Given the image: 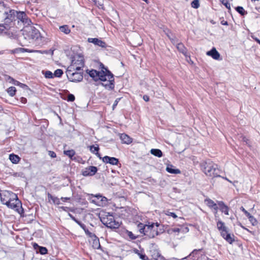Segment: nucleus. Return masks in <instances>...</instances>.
<instances>
[{
	"label": "nucleus",
	"instance_id": "1",
	"mask_svg": "<svg viewBox=\"0 0 260 260\" xmlns=\"http://www.w3.org/2000/svg\"><path fill=\"white\" fill-rule=\"evenodd\" d=\"M105 71H97L92 70L88 73L89 75L95 81L100 80L103 82L107 81V83H102V85L106 89L111 90L114 88V78L113 75L107 69Z\"/></svg>",
	"mask_w": 260,
	"mask_h": 260
},
{
	"label": "nucleus",
	"instance_id": "2",
	"mask_svg": "<svg viewBox=\"0 0 260 260\" xmlns=\"http://www.w3.org/2000/svg\"><path fill=\"white\" fill-rule=\"evenodd\" d=\"M23 38L29 43H33L36 46L43 45L44 38L41 36L40 31L34 27L24 30Z\"/></svg>",
	"mask_w": 260,
	"mask_h": 260
},
{
	"label": "nucleus",
	"instance_id": "3",
	"mask_svg": "<svg viewBox=\"0 0 260 260\" xmlns=\"http://www.w3.org/2000/svg\"><path fill=\"white\" fill-rule=\"evenodd\" d=\"M159 224L157 222H149L148 224L139 223L138 225L139 230L141 233L148 236L149 238H153L158 235V227Z\"/></svg>",
	"mask_w": 260,
	"mask_h": 260
},
{
	"label": "nucleus",
	"instance_id": "4",
	"mask_svg": "<svg viewBox=\"0 0 260 260\" xmlns=\"http://www.w3.org/2000/svg\"><path fill=\"white\" fill-rule=\"evenodd\" d=\"M202 170L206 176L214 178L220 177L217 166L211 161H204L201 164Z\"/></svg>",
	"mask_w": 260,
	"mask_h": 260
},
{
	"label": "nucleus",
	"instance_id": "5",
	"mask_svg": "<svg viewBox=\"0 0 260 260\" xmlns=\"http://www.w3.org/2000/svg\"><path fill=\"white\" fill-rule=\"evenodd\" d=\"M69 80L71 82H80L83 79V72L68 68L66 72Z\"/></svg>",
	"mask_w": 260,
	"mask_h": 260
},
{
	"label": "nucleus",
	"instance_id": "6",
	"mask_svg": "<svg viewBox=\"0 0 260 260\" xmlns=\"http://www.w3.org/2000/svg\"><path fill=\"white\" fill-rule=\"evenodd\" d=\"M101 221L106 226L111 229L118 228L120 226L119 222L116 221L114 217L110 215L103 217Z\"/></svg>",
	"mask_w": 260,
	"mask_h": 260
},
{
	"label": "nucleus",
	"instance_id": "7",
	"mask_svg": "<svg viewBox=\"0 0 260 260\" xmlns=\"http://www.w3.org/2000/svg\"><path fill=\"white\" fill-rule=\"evenodd\" d=\"M6 205L9 208L13 209L20 213L22 211V208L21 202L18 200V197L12 198L9 202H6Z\"/></svg>",
	"mask_w": 260,
	"mask_h": 260
},
{
	"label": "nucleus",
	"instance_id": "8",
	"mask_svg": "<svg viewBox=\"0 0 260 260\" xmlns=\"http://www.w3.org/2000/svg\"><path fill=\"white\" fill-rule=\"evenodd\" d=\"M84 63L83 57L78 56L77 57H74L72 61L71 64L68 68L76 70V71H82V68L84 67Z\"/></svg>",
	"mask_w": 260,
	"mask_h": 260
},
{
	"label": "nucleus",
	"instance_id": "9",
	"mask_svg": "<svg viewBox=\"0 0 260 260\" xmlns=\"http://www.w3.org/2000/svg\"><path fill=\"white\" fill-rule=\"evenodd\" d=\"M4 15H5L4 20L5 21V24L7 23L11 22L16 20L17 11L14 10H10L9 12L6 11L4 12Z\"/></svg>",
	"mask_w": 260,
	"mask_h": 260
},
{
	"label": "nucleus",
	"instance_id": "10",
	"mask_svg": "<svg viewBox=\"0 0 260 260\" xmlns=\"http://www.w3.org/2000/svg\"><path fill=\"white\" fill-rule=\"evenodd\" d=\"M0 197L2 203L6 205V202H9L12 198H17V195L11 191H6L0 193Z\"/></svg>",
	"mask_w": 260,
	"mask_h": 260
},
{
	"label": "nucleus",
	"instance_id": "11",
	"mask_svg": "<svg viewBox=\"0 0 260 260\" xmlns=\"http://www.w3.org/2000/svg\"><path fill=\"white\" fill-rule=\"evenodd\" d=\"M202 252L201 249H194L188 256L184 259L189 258L190 260H199L200 257L202 256Z\"/></svg>",
	"mask_w": 260,
	"mask_h": 260
},
{
	"label": "nucleus",
	"instance_id": "12",
	"mask_svg": "<svg viewBox=\"0 0 260 260\" xmlns=\"http://www.w3.org/2000/svg\"><path fill=\"white\" fill-rule=\"evenodd\" d=\"M98 169L96 167L90 166L86 168L83 172L82 175L84 176H93L97 172Z\"/></svg>",
	"mask_w": 260,
	"mask_h": 260
},
{
	"label": "nucleus",
	"instance_id": "13",
	"mask_svg": "<svg viewBox=\"0 0 260 260\" xmlns=\"http://www.w3.org/2000/svg\"><path fill=\"white\" fill-rule=\"evenodd\" d=\"M6 80L15 85L19 86V87L24 89H28V86L26 85L20 83L17 80H15L14 79L9 76H6Z\"/></svg>",
	"mask_w": 260,
	"mask_h": 260
},
{
	"label": "nucleus",
	"instance_id": "14",
	"mask_svg": "<svg viewBox=\"0 0 260 260\" xmlns=\"http://www.w3.org/2000/svg\"><path fill=\"white\" fill-rule=\"evenodd\" d=\"M16 19H18L25 24H28L30 21L25 12L22 11H17Z\"/></svg>",
	"mask_w": 260,
	"mask_h": 260
},
{
	"label": "nucleus",
	"instance_id": "15",
	"mask_svg": "<svg viewBox=\"0 0 260 260\" xmlns=\"http://www.w3.org/2000/svg\"><path fill=\"white\" fill-rule=\"evenodd\" d=\"M88 42L103 48H105L107 46V45L105 42L98 38H88Z\"/></svg>",
	"mask_w": 260,
	"mask_h": 260
},
{
	"label": "nucleus",
	"instance_id": "16",
	"mask_svg": "<svg viewBox=\"0 0 260 260\" xmlns=\"http://www.w3.org/2000/svg\"><path fill=\"white\" fill-rule=\"evenodd\" d=\"M102 160L105 163H109L112 165H116L118 164L119 161L118 159L114 157H109L108 156H105L102 158Z\"/></svg>",
	"mask_w": 260,
	"mask_h": 260
},
{
	"label": "nucleus",
	"instance_id": "17",
	"mask_svg": "<svg viewBox=\"0 0 260 260\" xmlns=\"http://www.w3.org/2000/svg\"><path fill=\"white\" fill-rule=\"evenodd\" d=\"M206 54L208 56H211L213 59L216 60L219 59L220 56L219 52L214 47H213L211 50L207 52Z\"/></svg>",
	"mask_w": 260,
	"mask_h": 260
},
{
	"label": "nucleus",
	"instance_id": "18",
	"mask_svg": "<svg viewBox=\"0 0 260 260\" xmlns=\"http://www.w3.org/2000/svg\"><path fill=\"white\" fill-rule=\"evenodd\" d=\"M206 205L210 208H212L214 210V213L216 214L218 210V206L217 204L212 200L208 199L205 200Z\"/></svg>",
	"mask_w": 260,
	"mask_h": 260
},
{
	"label": "nucleus",
	"instance_id": "19",
	"mask_svg": "<svg viewBox=\"0 0 260 260\" xmlns=\"http://www.w3.org/2000/svg\"><path fill=\"white\" fill-rule=\"evenodd\" d=\"M151 255L155 260H164V257L161 255L159 251L156 249L151 250Z\"/></svg>",
	"mask_w": 260,
	"mask_h": 260
},
{
	"label": "nucleus",
	"instance_id": "20",
	"mask_svg": "<svg viewBox=\"0 0 260 260\" xmlns=\"http://www.w3.org/2000/svg\"><path fill=\"white\" fill-rule=\"evenodd\" d=\"M120 138L122 143L129 144L132 142V139L125 134H121Z\"/></svg>",
	"mask_w": 260,
	"mask_h": 260
},
{
	"label": "nucleus",
	"instance_id": "21",
	"mask_svg": "<svg viewBox=\"0 0 260 260\" xmlns=\"http://www.w3.org/2000/svg\"><path fill=\"white\" fill-rule=\"evenodd\" d=\"M220 211L225 215H229V208L223 202L220 201L218 203Z\"/></svg>",
	"mask_w": 260,
	"mask_h": 260
},
{
	"label": "nucleus",
	"instance_id": "22",
	"mask_svg": "<svg viewBox=\"0 0 260 260\" xmlns=\"http://www.w3.org/2000/svg\"><path fill=\"white\" fill-rule=\"evenodd\" d=\"M100 148L98 144L93 145L89 146V150L90 152L93 154H95L99 158H102L100 154L99 153Z\"/></svg>",
	"mask_w": 260,
	"mask_h": 260
},
{
	"label": "nucleus",
	"instance_id": "23",
	"mask_svg": "<svg viewBox=\"0 0 260 260\" xmlns=\"http://www.w3.org/2000/svg\"><path fill=\"white\" fill-rule=\"evenodd\" d=\"M166 171L171 174H178L181 173L180 170L174 168L173 165H168L166 168Z\"/></svg>",
	"mask_w": 260,
	"mask_h": 260
},
{
	"label": "nucleus",
	"instance_id": "24",
	"mask_svg": "<svg viewBox=\"0 0 260 260\" xmlns=\"http://www.w3.org/2000/svg\"><path fill=\"white\" fill-rule=\"evenodd\" d=\"M49 201L51 200L54 204L59 205L60 204V199L56 197L53 196L50 193L47 194Z\"/></svg>",
	"mask_w": 260,
	"mask_h": 260
},
{
	"label": "nucleus",
	"instance_id": "25",
	"mask_svg": "<svg viewBox=\"0 0 260 260\" xmlns=\"http://www.w3.org/2000/svg\"><path fill=\"white\" fill-rule=\"evenodd\" d=\"M99 198H100V200L99 201H96V200H92V202L99 206L102 205L103 204H106L107 202V199L106 197L99 196Z\"/></svg>",
	"mask_w": 260,
	"mask_h": 260
},
{
	"label": "nucleus",
	"instance_id": "26",
	"mask_svg": "<svg viewBox=\"0 0 260 260\" xmlns=\"http://www.w3.org/2000/svg\"><path fill=\"white\" fill-rule=\"evenodd\" d=\"M9 159L13 164H17L20 161V157L16 154H11L9 155Z\"/></svg>",
	"mask_w": 260,
	"mask_h": 260
},
{
	"label": "nucleus",
	"instance_id": "27",
	"mask_svg": "<svg viewBox=\"0 0 260 260\" xmlns=\"http://www.w3.org/2000/svg\"><path fill=\"white\" fill-rule=\"evenodd\" d=\"M92 247L94 249H100L101 248V245L100 243L99 239L95 236V237H93Z\"/></svg>",
	"mask_w": 260,
	"mask_h": 260
},
{
	"label": "nucleus",
	"instance_id": "28",
	"mask_svg": "<svg viewBox=\"0 0 260 260\" xmlns=\"http://www.w3.org/2000/svg\"><path fill=\"white\" fill-rule=\"evenodd\" d=\"M171 231L174 233H180V232H188L189 231V229L187 227L183 228L181 227L180 228H175L171 229Z\"/></svg>",
	"mask_w": 260,
	"mask_h": 260
},
{
	"label": "nucleus",
	"instance_id": "29",
	"mask_svg": "<svg viewBox=\"0 0 260 260\" xmlns=\"http://www.w3.org/2000/svg\"><path fill=\"white\" fill-rule=\"evenodd\" d=\"M150 152L152 155L158 157H160L162 156L161 151L158 149H152L150 150Z\"/></svg>",
	"mask_w": 260,
	"mask_h": 260
},
{
	"label": "nucleus",
	"instance_id": "30",
	"mask_svg": "<svg viewBox=\"0 0 260 260\" xmlns=\"http://www.w3.org/2000/svg\"><path fill=\"white\" fill-rule=\"evenodd\" d=\"M217 229L220 231H224L225 232V230L226 229H227V227L225 226L224 223L222 221L219 220L217 222Z\"/></svg>",
	"mask_w": 260,
	"mask_h": 260
},
{
	"label": "nucleus",
	"instance_id": "31",
	"mask_svg": "<svg viewBox=\"0 0 260 260\" xmlns=\"http://www.w3.org/2000/svg\"><path fill=\"white\" fill-rule=\"evenodd\" d=\"M177 49L184 55H186V49L182 43H179L177 45Z\"/></svg>",
	"mask_w": 260,
	"mask_h": 260
},
{
	"label": "nucleus",
	"instance_id": "32",
	"mask_svg": "<svg viewBox=\"0 0 260 260\" xmlns=\"http://www.w3.org/2000/svg\"><path fill=\"white\" fill-rule=\"evenodd\" d=\"M59 28L60 31L64 33L65 34H69L71 31L69 26L67 25L60 26Z\"/></svg>",
	"mask_w": 260,
	"mask_h": 260
},
{
	"label": "nucleus",
	"instance_id": "33",
	"mask_svg": "<svg viewBox=\"0 0 260 260\" xmlns=\"http://www.w3.org/2000/svg\"><path fill=\"white\" fill-rule=\"evenodd\" d=\"M224 239L230 244H232L234 241V235L228 234L226 235Z\"/></svg>",
	"mask_w": 260,
	"mask_h": 260
},
{
	"label": "nucleus",
	"instance_id": "34",
	"mask_svg": "<svg viewBox=\"0 0 260 260\" xmlns=\"http://www.w3.org/2000/svg\"><path fill=\"white\" fill-rule=\"evenodd\" d=\"M236 10L241 15L244 16L247 14V12L242 7L238 6L236 8Z\"/></svg>",
	"mask_w": 260,
	"mask_h": 260
},
{
	"label": "nucleus",
	"instance_id": "35",
	"mask_svg": "<svg viewBox=\"0 0 260 260\" xmlns=\"http://www.w3.org/2000/svg\"><path fill=\"white\" fill-rule=\"evenodd\" d=\"M16 91V88L15 87H13V86L10 87L7 89V92H8V94L11 96H13L15 94Z\"/></svg>",
	"mask_w": 260,
	"mask_h": 260
},
{
	"label": "nucleus",
	"instance_id": "36",
	"mask_svg": "<svg viewBox=\"0 0 260 260\" xmlns=\"http://www.w3.org/2000/svg\"><path fill=\"white\" fill-rule=\"evenodd\" d=\"M64 154L68 156L71 158L75 154V152L74 150H64Z\"/></svg>",
	"mask_w": 260,
	"mask_h": 260
},
{
	"label": "nucleus",
	"instance_id": "37",
	"mask_svg": "<svg viewBox=\"0 0 260 260\" xmlns=\"http://www.w3.org/2000/svg\"><path fill=\"white\" fill-rule=\"evenodd\" d=\"M94 4L98 7L103 8L104 1L103 0H94L93 1Z\"/></svg>",
	"mask_w": 260,
	"mask_h": 260
},
{
	"label": "nucleus",
	"instance_id": "38",
	"mask_svg": "<svg viewBox=\"0 0 260 260\" xmlns=\"http://www.w3.org/2000/svg\"><path fill=\"white\" fill-rule=\"evenodd\" d=\"M191 6L194 9L199 8L200 7L199 0H193L191 3Z\"/></svg>",
	"mask_w": 260,
	"mask_h": 260
},
{
	"label": "nucleus",
	"instance_id": "39",
	"mask_svg": "<svg viewBox=\"0 0 260 260\" xmlns=\"http://www.w3.org/2000/svg\"><path fill=\"white\" fill-rule=\"evenodd\" d=\"M54 76L56 77H60L63 74V71L61 69H57L54 73Z\"/></svg>",
	"mask_w": 260,
	"mask_h": 260
},
{
	"label": "nucleus",
	"instance_id": "40",
	"mask_svg": "<svg viewBox=\"0 0 260 260\" xmlns=\"http://www.w3.org/2000/svg\"><path fill=\"white\" fill-rule=\"evenodd\" d=\"M44 75L46 78H49V79L52 78L54 77V74L51 72H50L49 71H46L44 74Z\"/></svg>",
	"mask_w": 260,
	"mask_h": 260
},
{
	"label": "nucleus",
	"instance_id": "41",
	"mask_svg": "<svg viewBox=\"0 0 260 260\" xmlns=\"http://www.w3.org/2000/svg\"><path fill=\"white\" fill-rule=\"evenodd\" d=\"M247 217H248V218L249 219V220L250 221V222L252 223V225H255L257 221H256V219L252 215H251L250 214Z\"/></svg>",
	"mask_w": 260,
	"mask_h": 260
},
{
	"label": "nucleus",
	"instance_id": "42",
	"mask_svg": "<svg viewBox=\"0 0 260 260\" xmlns=\"http://www.w3.org/2000/svg\"><path fill=\"white\" fill-rule=\"evenodd\" d=\"M39 252L41 254H45L47 253L48 250L46 247L40 246V247H39Z\"/></svg>",
	"mask_w": 260,
	"mask_h": 260
},
{
	"label": "nucleus",
	"instance_id": "43",
	"mask_svg": "<svg viewBox=\"0 0 260 260\" xmlns=\"http://www.w3.org/2000/svg\"><path fill=\"white\" fill-rule=\"evenodd\" d=\"M85 234L89 237L92 238L93 237H95V234L92 233L91 232H89L88 229L86 228L85 230H84Z\"/></svg>",
	"mask_w": 260,
	"mask_h": 260
},
{
	"label": "nucleus",
	"instance_id": "44",
	"mask_svg": "<svg viewBox=\"0 0 260 260\" xmlns=\"http://www.w3.org/2000/svg\"><path fill=\"white\" fill-rule=\"evenodd\" d=\"M5 7L6 6L4 2L0 0V13L5 11Z\"/></svg>",
	"mask_w": 260,
	"mask_h": 260
},
{
	"label": "nucleus",
	"instance_id": "45",
	"mask_svg": "<svg viewBox=\"0 0 260 260\" xmlns=\"http://www.w3.org/2000/svg\"><path fill=\"white\" fill-rule=\"evenodd\" d=\"M17 50L21 52H34L31 50H29V49H25V48H19L17 49Z\"/></svg>",
	"mask_w": 260,
	"mask_h": 260
},
{
	"label": "nucleus",
	"instance_id": "46",
	"mask_svg": "<svg viewBox=\"0 0 260 260\" xmlns=\"http://www.w3.org/2000/svg\"><path fill=\"white\" fill-rule=\"evenodd\" d=\"M7 29L6 27L4 24H0V34L5 32V30Z\"/></svg>",
	"mask_w": 260,
	"mask_h": 260
},
{
	"label": "nucleus",
	"instance_id": "47",
	"mask_svg": "<svg viewBox=\"0 0 260 260\" xmlns=\"http://www.w3.org/2000/svg\"><path fill=\"white\" fill-rule=\"evenodd\" d=\"M75 96L72 94H69L67 97V100L69 102H73L75 101Z\"/></svg>",
	"mask_w": 260,
	"mask_h": 260
},
{
	"label": "nucleus",
	"instance_id": "48",
	"mask_svg": "<svg viewBox=\"0 0 260 260\" xmlns=\"http://www.w3.org/2000/svg\"><path fill=\"white\" fill-rule=\"evenodd\" d=\"M127 235L132 240H135L137 237L135 236L132 232L127 231Z\"/></svg>",
	"mask_w": 260,
	"mask_h": 260
},
{
	"label": "nucleus",
	"instance_id": "49",
	"mask_svg": "<svg viewBox=\"0 0 260 260\" xmlns=\"http://www.w3.org/2000/svg\"><path fill=\"white\" fill-rule=\"evenodd\" d=\"M240 210L244 213L245 215L247 217H248L249 215H250V214L247 210H246L243 207H241L240 208Z\"/></svg>",
	"mask_w": 260,
	"mask_h": 260
},
{
	"label": "nucleus",
	"instance_id": "50",
	"mask_svg": "<svg viewBox=\"0 0 260 260\" xmlns=\"http://www.w3.org/2000/svg\"><path fill=\"white\" fill-rule=\"evenodd\" d=\"M241 138H242V140L245 142L246 144H247L248 146H250V144L249 143V140L248 139H247L245 136H241Z\"/></svg>",
	"mask_w": 260,
	"mask_h": 260
},
{
	"label": "nucleus",
	"instance_id": "51",
	"mask_svg": "<svg viewBox=\"0 0 260 260\" xmlns=\"http://www.w3.org/2000/svg\"><path fill=\"white\" fill-rule=\"evenodd\" d=\"M228 228L226 229V230H225V232H224L223 231H221L220 232V234H221V236L224 239L225 237L226 236V234H228Z\"/></svg>",
	"mask_w": 260,
	"mask_h": 260
},
{
	"label": "nucleus",
	"instance_id": "52",
	"mask_svg": "<svg viewBox=\"0 0 260 260\" xmlns=\"http://www.w3.org/2000/svg\"><path fill=\"white\" fill-rule=\"evenodd\" d=\"M49 156L52 158H55L56 157V153L52 151H49L48 152Z\"/></svg>",
	"mask_w": 260,
	"mask_h": 260
},
{
	"label": "nucleus",
	"instance_id": "53",
	"mask_svg": "<svg viewBox=\"0 0 260 260\" xmlns=\"http://www.w3.org/2000/svg\"><path fill=\"white\" fill-rule=\"evenodd\" d=\"M31 50L34 51L33 52H38V53H40L41 54H47L48 53L47 51H46V50H44V51L37 50Z\"/></svg>",
	"mask_w": 260,
	"mask_h": 260
},
{
	"label": "nucleus",
	"instance_id": "54",
	"mask_svg": "<svg viewBox=\"0 0 260 260\" xmlns=\"http://www.w3.org/2000/svg\"><path fill=\"white\" fill-rule=\"evenodd\" d=\"M120 100V99H117L114 102V104L113 105L112 108L113 109H114V108L116 107V106L117 105L118 103L119 102V101Z\"/></svg>",
	"mask_w": 260,
	"mask_h": 260
},
{
	"label": "nucleus",
	"instance_id": "55",
	"mask_svg": "<svg viewBox=\"0 0 260 260\" xmlns=\"http://www.w3.org/2000/svg\"><path fill=\"white\" fill-rule=\"evenodd\" d=\"M168 215L172 216L174 218H176L177 217V216L176 215V214L174 212H168Z\"/></svg>",
	"mask_w": 260,
	"mask_h": 260
},
{
	"label": "nucleus",
	"instance_id": "56",
	"mask_svg": "<svg viewBox=\"0 0 260 260\" xmlns=\"http://www.w3.org/2000/svg\"><path fill=\"white\" fill-rule=\"evenodd\" d=\"M223 5L225 6V7L229 9H230V4L226 1L225 3L222 2Z\"/></svg>",
	"mask_w": 260,
	"mask_h": 260
},
{
	"label": "nucleus",
	"instance_id": "57",
	"mask_svg": "<svg viewBox=\"0 0 260 260\" xmlns=\"http://www.w3.org/2000/svg\"><path fill=\"white\" fill-rule=\"evenodd\" d=\"M140 258L143 260H149L148 257H147L145 255L141 254L140 255Z\"/></svg>",
	"mask_w": 260,
	"mask_h": 260
},
{
	"label": "nucleus",
	"instance_id": "58",
	"mask_svg": "<svg viewBox=\"0 0 260 260\" xmlns=\"http://www.w3.org/2000/svg\"><path fill=\"white\" fill-rule=\"evenodd\" d=\"M20 101H21V102L22 103H23V104H25V103H26V102H27V100H26V98H23V97H22V98H21V99H20Z\"/></svg>",
	"mask_w": 260,
	"mask_h": 260
},
{
	"label": "nucleus",
	"instance_id": "59",
	"mask_svg": "<svg viewBox=\"0 0 260 260\" xmlns=\"http://www.w3.org/2000/svg\"><path fill=\"white\" fill-rule=\"evenodd\" d=\"M143 98V100L146 102H148L149 100V97L147 95H144Z\"/></svg>",
	"mask_w": 260,
	"mask_h": 260
},
{
	"label": "nucleus",
	"instance_id": "60",
	"mask_svg": "<svg viewBox=\"0 0 260 260\" xmlns=\"http://www.w3.org/2000/svg\"><path fill=\"white\" fill-rule=\"evenodd\" d=\"M70 199V198L67 197H62L61 198L60 200H62L63 202H66Z\"/></svg>",
	"mask_w": 260,
	"mask_h": 260
},
{
	"label": "nucleus",
	"instance_id": "61",
	"mask_svg": "<svg viewBox=\"0 0 260 260\" xmlns=\"http://www.w3.org/2000/svg\"><path fill=\"white\" fill-rule=\"evenodd\" d=\"M220 23H221V24L222 25H228V21H225V20H222V21H221V22H220Z\"/></svg>",
	"mask_w": 260,
	"mask_h": 260
},
{
	"label": "nucleus",
	"instance_id": "62",
	"mask_svg": "<svg viewBox=\"0 0 260 260\" xmlns=\"http://www.w3.org/2000/svg\"><path fill=\"white\" fill-rule=\"evenodd\" d=\"M69 216L74 221H76V220L77 219L75 218V217L72 214H71L70 213L69 214Z\"/></svg>",
	"mask_w": 260,
	"mask_h": 260
},
{
	"label": "nucleus",
	"instance_id": "63",
	"mask_svg": "<svg viewBox=\"0 0 260 260\" xmlns=\"http://www.w3.org/2000/svg\"><path fill=\"white\" fill-rule=\"evenodd\" d=\"M39 247H40V246H39V245H38V244H37V243H34L33 244V247L34 248V249H37V248H39Z\"/></svg>",
	"mask_w": 260,
	"mask_h": 260
},
{
	"label": "nucleus",
	"instance_id": "64",
	"mask_svg": "<svg viewBox=\"0 0 260 260\" xmlns=\"http://www.w3.org/2000/svg\"><path fill=\"white\" fill-rule=\"evenodd\" d=\"M83 230H85V229L86 228V226L84 224L81 223V224H80V225H79Z\"/></svg>",
	"mask_w": 260,
	"mask_h": 260
}]
</instances>
